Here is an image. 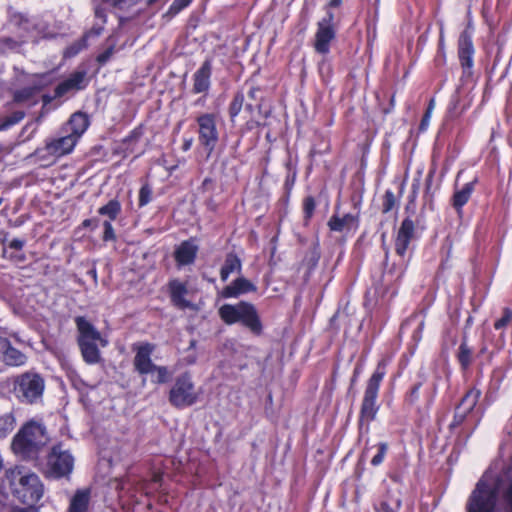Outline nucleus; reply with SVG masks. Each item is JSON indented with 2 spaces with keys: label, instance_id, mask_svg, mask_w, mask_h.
Masks as SVG:
<instances>
[{
  "label": "nucleus",
  "instance_id": "obj_14",
  "mask_svg": "<svg viewBox=\"0 0 512 512\" xmlns=\"http://www.w3.org/2000/svg\"><path fill=\"white\" fill-rule=\"evenodd\" d=\"M415 225L410 218H405L397 232L395 239V251L399 256H404L411 240L414 237Z\"/></svg>",
  "mask_w": 512,
  "mask_h": 512
},
{
  "label": "nucleus",
  "instance_id": "obj_46",
  "mask_svg": "<svg viewBox=\"0 0 512 512\" xmlns=\"http://www.w3.org/2000/svg\"><path fill=\"white\" fill-rule=\"evenodd\" d=\"M103 226H104V235H103V239H104L105 241L115 239L114 229H113L112 224L110 223V221H105V222L103 223Z\"/></svg>",
  "mask_w": 512,
  "mask_h": 512
},
{
  "label": "nucleus",
  "instance_id": "obj_30",
  "mask_svg": "<svg viewBox=\"0 0 512 512\" xmlns=\"http://www.w3.org/2000/svg\"><path fill=\"white\" fill-rule=\"evenodd\" d=\"M101 33V30L98 29V30H95V31H90L89 33L85 34L81 39L75 41L74 43H72L70 46H68L64 52V56L65 57H73L75 55H77L80 51H82L84 48L87 47V38L90 36V35H95V36H98L100 35Z\"/></svg>",
  "mask_w": 512,
  "mask_h": 512
},
{
  "label": "nucleus",
  "instance_id": "obj_44",
  "mask_svg": "<svg viewBox=\"0 0 512 512\" xmlns=\"http://www.w3.org/2000/svg\"><path fill=\"white\" fill-rule=\"evenodd\" d=\"M502 499L505 504V508H506L507 512H512V482L508 485V487L503 492Z\"/></svg>",
  "mask_w": 512,
  "mask_h": 512
},
{
  "label": "nucleus",
  "instance_id": "obj_51",
  "mask_svg": "<svg viewBox=\"0 0 512 512\" xmlns=\"http://www.w3.org/2000/svg\"><path fill=\"white\" fill-rule=\"evenodd\" d=\"M341 3H342V0H330L327 5V7H328L327 11H330V8H335V7L340 6Z\"/></svg>",
  "mask_w": 512,
  "mask_h": 512
},
{
  "label": "nucleus",
  "instance_id": "obj_19",
  "mask_svg": "<svg viewBox=\"0 0 512 512\" xmlns=\"http://www.w3.org/2000/svg\"><path fill=\"white\" fill-rule=\"evenodd\" d=\"M480 398V391L476 389L469 390L462 398L460 404L456 408L455 421L460 424L466 415L470 413L476 406Z\"/></svg>",
  "mask_w": 512,
  "mask_h": 512
},
{
  "label": "nucleus",
  "instance_id": "obj_55",
  "mask_svg": "<svg viewBox=\"0 0 512 512\" xmlns=\"http://www.w3.org/2000/svg\"><path fill=\"white\" fill-rule=\"evenodd\" d=\"M116 488L117 489H123V486H122V484L120 482H118L117 485H116Z\"/></svg>",
  "mask_w": 512,
  "mask_h": 512
},
{
  "label": "nucleus",
  "instance_id": "obj_59",
  "mask_svg": "<svg viewBox=\"0 0 512 512\" xmlns=\"http://www.w3.org/2000/svg\"><path fill=\"white\" fill-rule=\"evenodd\" d=\"M248 109H251L252 108V105L251 104H247L246 106Z\"/></svg>",
  "mask_w": 512,
  "mask_h": 512
},
{
  "label": "nucleus",
  "instance_id": "obj_13",
  "mask_svg": "<svg viewBox=\"0 0 512 512\" xmlns=\"http://www.w3.org/2000/svg\"><path fill=\"white\" fill-rule=\"evenodd\" d=\"M136 354L133 360L135 370L140 374L153 373L155 364L151 360V355L154 351V345L144 343L137 346L135 349Z\"/></svg>",
  "mask_w": 512,
  "mask_h": 512
},
{
  "label": "nucleus",
  "instance_id": "obj_23",
  "mask_svg": "<svg viewBox=\"0 0 512 512\" xmlns=\"http://www.w3.org/2000/svg\"><path fill=\"white\" fill-rule=\"evenodd\" d=\"M91 499L89 488L78 489L71 497L68 512H87Z\"/></svg>",
  "mask_w": 512,
  "mask_h": 512
},
{
  "label": "nucleus",
  "instance_id": "obj_56",
  "mask_svg": "<svg viewBox=\"0 0 512 512\" xmlns=\"http://www.w3.org/2000/svg\"><path fill=\"white\" fill-rule=\"evenodd\" d=\"M370 448L366 447L363 451V455H366L369 452Z\"/></svg>",
  "mask_w": 512,
  "mask_h": 512
},
{
  "label": "nucleus",
  "instance_id": "obj_49",
  "mask_svg": "<svg viewBox=\"0 0 512 512\" xmlns=\"http://www.w3.org/2000/svg\"><path fill=\"white\" fill-rule=\"evenodd\" d=\"M259 93H260V89L258 87H251L248 92V97L250 99L256 100Z\"/></svg>",
  "mask_w": 512,
  "mask_h": 512
},
{
  "label": "nucleus",
  "instance_id": "obj_52",
  "mask_svg": "<svg viewBox=\"0 0 512 512\" xmlns=\"http://www.w3.org/2000/svg\"><path fill=\"white\" fill-rule=\"evenodd\" d=\"M420 384L415 385L411 390V398L412 400H416L418 398Z\"/></svg>",
  "mask_w": 512,
  "mask_h": 512
},
{
  "label": "nucleus",
  "instance_id": "obj_50",
  "mask_svg": "<svg viewBox=\"0 0 512 512\" xmlns=\"http://www.w3.org/2000/svg\"><path fill=\"white\" fill-rule=\"evenodd\" d=\"M193 145V138L185 139L182 145L183 151H188Z\"/></svg>",
  "mask_w": 512,
  "mask_h": 512
},
{
  "label": "nucleus",
  "instance_id": "obj_16",
  "mask_svg": "<svg viewBox=\"0 0 512 512\" xmlns=\"http://www.w3.org/2000/svg\"><path fill=\"white\" fill-rule=\"evenodd\" d=\"M329 229L334 232L340 233H348L350 231H355L359 225V218L354 214H345L342 217L338 215H333L328 223Z\"/></svg>",
  "mask_w": 512,
  "mask_h": 512
},
{
  "label": "nucleus",
  "instance_id": "obj_42",
  "mask_svg": "<svg viewBox=\"0 0 512 512\" xmlns=\"http://www.w3.org/2000/svg\"><path fill=\"white\" fill-rule=\"evenodd\" d=\"M395 196L392 191H386L384 196V201L382 205V210L384 213H388L395 206Z\"/></svg>",
  "mask_w": 512,
  "mask_h": 512
},
{
  "label": "nucleus",
  "instance_id": "obj_60",
  "mask_svg": "<svg viewBox=\"0 0 512 512\" xmlns=\"http://www.w3.org/2000/svg\"><path fill=\"white\" fill-rule=\"evenodd\" d=\"M91 276H96V272L93 271V273H91Z\"/></svg>",
  "mask_w": 512,
  "mask_h": 512
},
{
  "label": "nucleus",
  "instance_id": "obj_9",
  "mask_svg": "<svg viewBox=\"0 0 512 512\" xmlns=\"http://www.w3.org/2000/svg\"><path fill=\"white\" fill-rule=\"evenodd\" d=\"M73 465L72 455L63 450L61 445H57L52 448L48 455L44 472L47 477L58 479L68 476L73 470Z\"/></svg>",
  "mask_w": 512,
  "mask_h": 512
},
{
  "label": "nucleus",
  "instance_id": "obj_11",
  "mask_svg": "<svg viewBox=\"0 0 512 512\" xmlns=\"http://www.w3.org/2000/svg\"><path fill=\"white\" fill-rule=\"evenodd\" d=\"M336 37L334 14L326 12V16L318 21L317 31L314 37V49L317 53L326 55L330 51V45Z\"/></svg>",
  "mask_w": 512,
  "mask_h": 512
},
{
  "label": "nucleus",
  "instance_id": "obj_28",
  "mask_svg": "<svg viewBox=\"0 0 512 512\" xmlns=\"http://www.w3.org/2000/svg\"><path fill=\"white\" fill-rule=\"evenodd\" d=\"M401 506V499L395 493L388 492L386 496L375 505L377 512H397Z\"/></svg>",
  "mask_w": 512,
  "mask_h": 512
},
{
  "label": "nucleus",
  "instance_id": "obj_27",
  "mask_svg": "<svg viewBox=\"0 0 512 512\" xmlns=\"http://www.w3.org/2000/svg\"><path fill=\"white\" fill-rule=\"evenodd\" d=\"M242 269L241 260L235 254H228L220 270V278L226 281L232 273H239Z\"/></svg>",
  "mask_w": 512,
  "mask_h": 512
},
{
  "label": "nucleus",
  "instance_id": "obj_4",
  "mask_svg": "<svg viewBox=\"0 0 512 512\" xmlns=\"http://www.w3.org/2000/svg\"><path fill=\"white\" fill-rule=\"evenodd\" d=\"M218 314L227 325L240 322L255 333L261 331V323L256 309L248 302L241 301L237 304H224L219 308Z\"/></svg>",
  "mask_w": 512,
  "mask_h": 512
},
{
  "label": "nucleus",
  "instance_id": "obj_48",
  "mask_svg": "<svg viewBox=\"0 0 512 512\" xmlns=\"http://www.w3.org/2000/svg\"><path fill=\"white\" fill-rule=\"evenodd\" d=\"M113 53H114V47L111 46L108 49H106L103 53L98 55L97 61L102 64L106 63L110 59V57L113 55Z\"/></svg>",
  "mask_w": 512,
  "mask_h": 512
},
{
  "label": "nucleus",
  "instance_id": "obj_43",
  "mask_svg": "<svg viewBox=\"0 0 512 512\" xmlns=\"http://www.w3.org/2000/svg\"><path fill=\"white\" fill-rule=\"evenodd\" d=\"M315 210V201L312 197H306L303 203V211L305 219L308 220L312 217Z\"/></svg>",
  "mask_w": 512,
  "mask_h": 512
},
{
  "label": "nucleus",
  "instance_id": "obj_20",
  "mask_svg": "<svg viewBox=\"0 0 512 512\" xmlns=\"http://www.w3.org/2000/svg\"><path fill=\"white\" fill-rule=\"evenodd\" d=\"M88 126L89 120L87 115L81 112H77L70 117L69 121L64 126V131L71 136H75V139L79 140V138L87 130Z\"/></svg>",
  "mask_w": 512,
  "mask_h": 512
},
{
  "label": "nucleus",
  "instance_id": "obj_6",
  "mask_svg": "<svg viewBox=\"0 0 512 512\" xmlns=\"http://www.w3.org/2000/svg\"><path fill=\"white\" fill-rule=\"evenodd\" d=\"M199 398L191 376L180 375L176 378L170 393L169 401L176 408H185L194 405Z\"/></svg>",
  "mask_w": 512,
  "mask_h": 512
},
{
  "label": "nucleus",
  "instance_id": "obj_58",
  "mask_svg": "<svg viewBox=\"0 0 512 512\" xmlns=\"http://www.w3.org/2000/svg\"><path fill=\"white\" fill-rule=\"evenodd\" d=\"M2 367H3L2 361L0 360V372L2 371Z\"/></svg>",
  "mask_w": 512,
  "mask_h": 512
},
{
  "label": "nucleus",
  "instance_id": "obj_29",
  "mask_svg": "<svg viewBox=\"0 0 512 512\" xmlns=\"http://www.w3.org/2000/svg\"><path fill=\"white\" fill-rule=\"evenodd\" d=\"M16 426V418L12 412L0 414V439L6 438Z\"/></svg>",
  "mask_w": 512,
  "mask_h": 512
},
{
  "label": "nucleus",
  "instance_id": "obj_24",
  "mask_svg": "<svg viewBox=\"0 0 512 512\" xmlns=\"http://www.w3.org/2000/svg\"><path fill=\"white\" fill-rule=\"evenodd\" d=\"M169 287L171 300L175 306L181 309L191 306V303L185 298L188 290L184 283L179 280H173L170 282Z\"/></svg>",
  "mask_w": 512,
  "mask_h": 512
},
{
  "label": "nucleus",
  "instance_id": "obj_33",
  "mask_svg": "<svg viewBox=\"0 0 512 512\" xmlns=\"http://www.w3.org/2000/svg\"><path fill=\"white\" fill-rule=\"evenodd\" d=\"M25 114L22 111H15L10 115L0 117V131L7 130L11 126L19 123Z\"/></svg>",
  "mask_w": 512,
  "mask_h": 512
},
{
  "label": "nucleus",
  "instance_id": "obj_57",
  "mask_svg": "<svg viewBox=\"0 0 512 512\" xmlns=\"http://www.w3.org/2000/svg\"><path fill=\"white\" fill-rule=\"evenodd\" d=\"M2 244H3L4 246L6 245V238H4V239L2 240Z\"/></svg>",
  "mask_w": 512,
  "mask_h": 512
},
{
  "label": "nucleus",
  "instance_id": "obj_38",
  "mask_svg": "<svg viewBox=\"0 0 512 512\" xmlns=\"http://www.w3.org/2000/svg\"><path fill=\"white\" fill-rule=\"evenodd\" d=\"M511 320L512 311L508 308H505L502 317L495 322L494 327L497 330L503 329L511 322Z\"/></svg>",
  "mask_w": 512,
  "mask_h": 512
},
{
  "label": "nucleus",
  "instance_id": "obj_53",
  "mask_svg": "<svg viewBox=\"0 0 512 512\" xmlns=\"http://www.w3.org/2000/svg\"><path fill=\"white\" fill-rule=\"evenodd\" d=\"M13 512H37V511L35 509H33L32 506H29L27 508L15 509Z\"/></svg>",
  "mask_w": 512,
  "mask_h": 512
},
{
  "label": "nucleus",
  "instance_id": "obj_32",
  "mask_svg": "<svg viewBox=\"0 0 512 512\" xmlns=\"http://www.w3.org/2000/svg\"><path fill=\"white\" fill-rule=\"evenodd\" d=\"M121 211V204L119 201L113 199L106 205L99 208L98 213L107 216L110 220H115Z\"/></svg>",
  "mask_w": 512,
  "mask_h": 512
},
{
  "label": "nucleus",
  "instance_id": "obj_15",
  "mask_svg": "<svg viewBox=\"0 0 512 512\" xmlns=\"http://www.w3.org/2000/svg\"><path fill=\"white\" fill-rule=\"evenodd\" d=\"M0 360L10 366H21L26 362V356L13 348L6 337L0 332Z\"/></svg>",
  "mask_w": 512,
  "mask_h": 512
},
{
  "label": "nucleus",
  "instance_id": "obj_7",
  "mask_svg": "<svg viewBox=\"0 0 512 512\" xmlns=\"http://www.w3.org/2000/svg\"><path fill=\"white\" fill-rule=\"evenodd\" d=\"M44 387V380L40 375L25 373L16 379L14 392L21 401L34 403L42 396Z\"/></svg>",
  "mask_w": 512,
  "mask_h": 512
},
{
  "label": "nucleus",
  "instance_id": "obj_10",
  "mask_svg": "<svg viewBox=\"0 0 512 512\" xmlns=\"http://www.w3.org/2000/svg\"><path fill=\"white\" fill-rule=\"evenodd\" d=\"M496 492L485 480L481 479L469 497L467 512H494Z\"/></svg>",
  "mask_w": 512,
  "mask_h": 512
},
{
  "label": "nucleus",
  "instance_id": "obj_25",
  "mask_svg": "<svg viewBox=\"0 0 512 512\" xmlns=\"http://www.w3.org/2000/svg\"><path fill=\"white\" fill-rule=\"evenodd\" d=\"M197 246L190 241H185L175 251V259L179 265H189L194 262Z\"/></svg>",
  "mask_w": 512,
  "mask_h": 512
},
{
  "label": "nucleus",
  "instance_id": "obj_17",
  "mask_svg": "<svg viewBox=\"0 0 512 512\" xmlns=\"http://www.w3.org/2000/svg\"><path fill=\"white\" fill-rule=\"evenodd\" d=\"M257 287L244 277L236 278L231 284L223 288L220 295L223 298H237L242 294L255 292Z\"/></svg>",
  "mask_w": 512,
  "mask_h": 512
},
{
  "label": "nucleus",
  "instance_id": "obj_61",
  "mask_svg": "<svg viewBox=\"0 0 512 512\" xmlns=\"http://www.w3.org/2000/svg\"><path fill=\"white\" fill-rule=\"evenodd\" d=\"M91 276H96V272L93 271V273H91Z\"/></svg>",
  "mask_w": 512,
  "mask_h": 512
},
{
  "label": "nucleus",
  "instance_id": "obj_54",
  "mask_svg": "<svg viewBox=\"0 0 512 512\" xmlns=\"http://www.w3.org/2000/svg\"><path fill=\"white\" fill-rule=\"evenodd\" d=\"M105 2L111 4V5H119L121 4L122 2H124V0H104Z\"/></svg>",
  "mask_w": 512,
  "mask_h": 512
},
{
  "label": "nucleus",
  "instance_id": "obj_22",
  "mask_svg": "<svg viewBox=\"0 0 512 512\" xmlns=\"http://www.w3.org/2000/svg\"><path fill=\"white\" fill-rule=\"evenodd\" d=\"M84 72H75L68 79L61 82L55 89V96L62 97L65 94L83 88Z\"/></svg>",
  "mask_w": 512,
  "mask_h": 512
},
{
  "label": "nucleus",
  "instance_id": "obj_35",
  "mask_svg": "<svg viewBox=\"0 0 512 512\" xmlns=\"http://www.w3.org/2000/svg\"><path fill=\"white\" fill-rule=\"evenodd\" d=\"M244 102V96L241 93L235 95L229 107V114L231 119L235 118L241 111Z\"/></svg>",
  "mask_w": 512,
  "mask_h": 512
},
{
  "label": "nucleus",
  "instance_id": "obj_26",
  "mask_svg": "<svg viewBox=\"0 0 512 512\" xmlns=\"http://www.w3.org/2000/svg\"><path fill=\"white\" fill-rule=\"evenodd\" d=\"M10 25L14 27L20 37L24 38L36 30V25L21 13H15L10 18Z\"/></svg>",
  "mask_w": 512,
  "mask_h": 512
},
{
  "label": "nucleus",
  "instance_id": "obj_31",
  "mask_svg": "<svg viewBox=\"0 0 512 512\" xmlns=\"http://www.w3.org/2000/svg\"><path fill=\"white\" fill-rule=\"evenodd\" d=\"M473 188V183L469 182L466 183L461 190L455 192L453 196V206L457 210H460L468 202L472 194Z\"/></svg>",
  "mask_w": 512,
  "mask_h": 512
},
{
  "label": "nucleus",
  "instance_id": "obj_47",
  "mask_svg": "<svg viewBox=\"0 0 512 512\" xmlns=\"http://www.w3.org/2000/svg\"><path fill=\"white\" fill-rule=\"evenodd\" d=\"M25 240L24 239H13L11 241L8 242L7 244V247L10 248V249H13L15 250L16 252H21V250L23 249L24 245H25Z\"/></svg>",
  "mask_w": 512,
  "mask_h": 512
},
{
  "label": "nucleus",
  "instance_id": "obj_41",
  "mask_svg": "<svg viewBox=\"0 0 512 512\" xmlns=\"http://www.w3.org/2000/svg\"><path fill=\"white\" fill-rule=\"evenodd\" d=\"M192 0H174L171 4L168 13L172 16L178 14L182 9L186 8Z\"/></svg>",
  "mask_w": 512,
  "mask_h": 512
},
{
  "label": "nucleus",
  "instance_id": "obj_12",
  "mask_svg": "<svg viewBox=\"0 0 512 512\" xmlns=\"http://www.w3.org/2000/svg\"><path fill=\"white\" fill-rule=\"evenodd\" d=\"M474 47L471 34L465 30L461 33L458 43V56L463 69V76L472 75Z\"/></svg>",
  "mask_w": 512,
  "mask_h": 512
},
{
  "label": "nucleus",
  "instance_id": "obj_1",
  "mask_svg": "<svg viewBox=\"0 0 512 512\" xmlns=\"http://www.w3.org/2000/svg\"><path fill=\"white\" fill-rule=\"evenodd\" d=\"M5 478L13 495L23 504L34 506L44 494V486L38 475L23 467H14Z\"/></svg>",
  "mask_w": 512,
  "mask_h": 512
},
{
  "label": "nucleus",
  "instance_id": "obj_40",
  "mask_svg": "<svg viewBox=\"0 0 512 512\" xmlns=\"http://www.w3.org/2000/svg\"><path fill=\"white\" fill-rule=\"evenodd\" d=\"M434 107H435V100L431 99L429 102V105L427 107V110L421 120L420 130L424 131L429 126L430 118H431L432 112L434 110Z\"/></svg>",
  "mask_w": 512,
  "mask_h": 512
},
{
  "label": "nucleus",
  "instance_id": "obj_45",
  "mask_svg": "<svg viewBox=\"0 0 512 512\" xmlns=\"http://www.w3.org/2000/svg\"><path fill=\"white\" fill-rule=\"evenodd\" d=\"M3 257L7 258L10 261L15 262V263L24 262L26 259L25 255L21 252H15V253L8 254L7 247L3 248Z\"/></svg>",
  "mask_w": 512,
  "mask_h": 512
},
{
  "label": "nucleus",
  "instance_id": "obj_21",
  "mask_svg": "<svg viewBox=\"0 0 512 512\" xmlns=\"http://www.w3.org/2000/svg\"><path fill=\"white\" fill-rule=\"evenodd\" d=\"M212 66L209 60H206L202 66L195 72L193 80V91L195 93L206 92L210 87Z\"/></svg>",
  "mask_w": 512,
  "mask_h": 512
},
{
  "label": "nucleus",
  "instance_id": "obj_18",
  "mask_svg": "<svg viewBox=\"0 0 512 512\" xmlns=\"http://www.w3.org/2000/svg\"><path fill=\"white\" fill-rule=\"evenodd\" d=\"M77 142L78 140L75 139V136H71L67 133L65 136L48 142L46 144V150L49 154L62 156L70 153L74 149Z\"/></svg>",
  "mask_w": 512,
  "mask_h": 512
},
{
  "label": "nucleus",
  "instance_id": "obj_8",
  "mask_svg": "<svg viewBox=\"0 0 512 512\" xmlns=\"http://www.w3.org/2000/svg\"><path fill=\"white\" fill-rule=\"evenodd\" d=\"M196 123L199 144L207 152V156H210L219 140L217 116L213 113H202L197 116Z\"/></svg>",
  "mask_w": 512,
  "mask_h": 512
},
{
  "label": "nucleus",
  "instance_id": "obj_39",
  "mask_svg": "<svg viewBox=\"0 0 512 512\" xmlns=\"http://www.w3.org/2000/svg\"><path fill=\"white\" fill-rule=\"evenodd\" d=\"M152 190L148 185L141 187L139 191V206L143 207L151 201Z\"/></svg>",
  "mask_w": 512,
  "mask_h": 512
},
{
  "label": "nucleus",
  "instance_id": "obj_36",
  "mask_svg": "<svg viewBox=\"0 0 512 512\" xmlns=\"http://www.w3.org/2000/svg\"><path fill=\"white\" fill-rule=\"evenodd\" d=\"M387 450H388L387 443H384V442L379 443L377 445V453L371 459V464L373 466H379L383 462L385 455L387 453Z\"/></svg>",
  "mask_w": 512,
  "mask_h": 512
},
{
  "label": "nucleus",
  "instance_id": "obj_2",
  "mask_svg": "<svg viewBox=\"0 0 512 512\" xmlns=\"http://www.w3.org/2000/svg\"><path fill=\"white\" fill-rule=\"evenodd\" d=\"M48 436L42 423L29 421L22 426L12 441V450L22 457H31L46 445Z\"/></svg>",
  "mask_w": 512,
  "mask_h": 512
},
{
  "label": "nucleus",
  "instance_id": "obj_37",
  "mask_svg": "<svg viewBox=\"0 0 512 512\" xmlns=\"http://www.w3.org/2000/svg\"><path fill=\"white\" fill-rule=\"evenodd\" d=\"M152 374H155V378L153 379V382H156V383H165V382H167V380L169 378L168 370L164 366L155 365V368H153Z\"/></svg>",
  "mask_w": 512,
  "mask_h": 512
},
{
  "label": "nucleus",
  "instance_id": "obj_3",
  "mask_svg": "<svg viewBox=\"0 0 512 512\" xmlns=\"http://www.w3.org/2000/svg\"><path fill=\"white\" fill-rule=\"evenodd\" d=\"M76 325L79 332L78 345L84 361L93 365L101 361V353L97 343L101 347L108 345V340L85 318L77 317Z\"/></svg>",
  "mask_w": 512,
  "mask_h": 512
},
{
  "label": "nucleus",
  "instance_id": "obj_5",
  "mask_svg": "<svg viewBox=\"0 0 512 512\" xmlns=\"http://www.w3.org/2000/svg\"><path fill=\"white\" fill-rule=\"evenodd\" d=\"M386 374L385 365L383 362H380L376 368V370L373 372L371 377L369 378L363 399L361 404V411H360V422H366L369 424L371 421H373L377 415V412L379 410V406L377 405V397L378 392L380 388V384Z\"/></svg>",
  "mask_w": 512,
  "mask_h": 512
},
{
  "label": "nucleus",
  "instance_id": "obj_34",
  "mask_svg": "<svg viewBox=\"0 0 512 512\" xmlns=\"http://www.w3.org/2000/svg\"><path fill=\"white\" fill-rule=\"evenodd\" d=\"M471 356H472L471 349L466 345V343L463 342L459 347V354H458L459 362L461 363L463 368H466L469 366V364L471 363Z\"/></svg>",
  "mask_w": 512,
  "mask_h": 512
}]
</instances>
